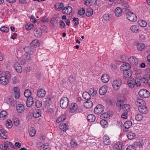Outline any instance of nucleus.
Listing matches in <instances>:
<instances>
[{
    "label": "nucleus",
    "instance_id": "26",
    "mask_svg": "<svg viewBox=\"0 0 150 150\" xmlns=\"http://www.w3.org/2000/svg\"><path fill=\"white\" fill-rule=\"evenodd\" d=\"M122 109L124 112L128 113L130 110V106L129 104H126L122 106Z\"/></svg>",
    "mask_w": 150,
    "mask_h": 150
},
{
    "label": "nucleus",
    "instance_id": "32",
    "mask_svg": "<svg viewBox=\"0 0 150 150\" xmlns=\"http://www.w3.org/2000/svg\"><path fill=\"white\" fill-rule=\"evenodd\" d=\"M138 50L140 51H142L145 47V45L143 43H139L137 45Z\"/></svg>",
    "mask_w": 150,
    "mask_h": 150
},
{
    "label": "nucleus",
    "instance_id": "39",
    "mask_svg": "<svg viewBox=\"0 0 150 150\" xmlns=\"http://www.w3.org/2000/svg\"><path fill=\"white\" fill-rule=\"evenodd\" d=\"M41 113L39 110L35 111L33 113V116L35 118H38L41 116Z\"/></svg>",
    "mask_w": 150,
    "mask_h": 150
},
{
    "label": "nucleus",
    "instance_id": "64",
    "mask_svg": "<svg viewBox=\"0 0 150 150\" xmlns=\"http://www.w3.org/2000/svg\"><path fill=\"white\" fill-rule=\"evenodd\" d=\"M40 29L41 30V31H42V33L45 32H46L47 31V27L44 25L42 26L41 27V28Z\"/></svg>",
    "mask_w": 150,
    "mask_h": 150
},
{
    "label": "nucleus",
    "instance_id": "22",
    "mask_svg": "<svg viewBox=\"0 0 150 150\" xmlns=\"http://www.w3.org/2000/svg\"><path fill=\"white\" fill-rule=\"evenodd\" d=\"M33 103V99L32 97H29L27 98L26 104L28 107H31Z\"/></svg>",
    "mask_w": 150,
    "mask_h": 150
},
{
    "label": "nucleus",
    "instance_id": "20",
    "mask_svg": "<svg viewBox=\"0 0 150 150\" xmlns=\"http://www.w3.org/2000/svg\"><path fill=\"white\" fill-rule=\"evenodd\" d=\"M122 10L121 8L120 7H117L115 10V13L116 16L119 17L122 15Z\"/></svg>",
    "mask_w": 150,
    "mask_h": 150
},
{
    "label": "nucleus",
    "instance_id": "34",
    "mask_svg": "<svg viewBox=\"0 0 150 150\" xmlns=\"http://www.w3.org/2000/svg\"><path fill=\"white\" fill-rule=\"evenodd\" d=\"M7 115V112L5 111H2L0 113V118L1 120H4Z\"/></svg>",
    "mask_w": 150,
    "mask_h": 150
},
{
    "label": "nucleus",
    "instance_id": "60",
    "mask_svg": "<svg viewBox=\"0 0 150 150\" xmlns=\"http://www.w3.org/2000/svg\"><path fill=\"white\" fill-rule=\"evenodd\" d=\"M78 14L80 16L83 15L85 13V10L84 8H82V9L79 10L78 11Z\"/></svg>",
    "mask_w": 150,
    "mask_h": 150
},
{
    "label": "nucleus",
    "instance_id": "7",
    "mask_svg": "<svg viewBox=\"0 0 150 150\" xmlns=\"http://www.w3.org/2000/svg\"><path fill=\"white\" fill-rule=\"evenodd\" d=\"M13 93L14 97L16 99H18L20 96V93L19 87H15L13 88Z\"/></svg>",
    "mask_w": 150,
    "mask_h": 150
},
{
    "label": "nucleus",
    "instance_id": "6",
    "mask_svg": "<svg viewBox=\"0 0 150 150\" xmlns=\"http://www.w3.org/2000/svg\"><path fill=\"white\" fill-rule=\"evenodd\" d=\"M149 92L147 90L142 89L139 91V94L141 97L144 98H147L149 96Z\"/></svg>",
    "mask_w": 150,
    "mask_h": 150
},
{
    "label": "nucleus",
    "instance_id": "25",
    "mask_svg": "<svg viewBox=\"0 0 150 150\" xmlns=\"http://www.w3.org/2000/svg\"><path fill=\"white\" fill-rule=\"evenodd\" d=\"M64 7V4L62 3H59L56 4L54 6L55 9L59 11L62 10L63 8Z\"/></svg>",
    "mask_w": 150,
    "mask_h": 150
},
{
    "label": "nucleus",
    "instance_id": "23",
    "mask_svg": "<svg viewBox=\"0 0 150 150\" xmlns=\"http://www.w3.org/2000/svg\"><path fill=\"white\" fill-rule=\"evenodd\" d=\"M59 127L60 129L63 131H66L69 129V127L66 124L63 123L60 124Z\"/></svg>",
    "mask_w": 150,
    "mask_h": 150
},
{
    "label": "nucleus",
    "instance_id": "30",
    "mask_svg": "<svg viewBox=\"0 0 150 150\" xmlns=\"http://www.w3.org/2000/svg\"><path fill=\"white\" fill-rule=\"evenodd\" d=\"M88 120L90 122L94 121L96 119L95 116L93 114H90L87 117Z\"/></svg>",
    "mask_w": 150,
    "mask_h": 150
},
{
    "label": "nucleus",
    "instance_id": "53",
    "mask_svg": "<svg viewBox=\"0 0 150 150\" xmlns=\"http://www.w3.org/2000/svg\"><path fill=\"white\" fill-rule=\"evenodd\" d=\"M71 147L73 148L76 147L78 145L74 139H73L71 141Z\"/></svg>",
    "mask_w": 150,
    "mask_h": 150
},
{
    "label": "nucleus",
    "instance_id": "24",
    "mask_svg": "<svg viewBox=\"0 0 150 150\" xmlns=\"http://www.w3.org/2000/svg\"><path fill=\"white\" fill-rule=\"evenodd\" d=\"M93 106V102L92 101L88 100L86 101L84 103V107L86 108H91Z\"/></svg>",
    "mask_w": 150,
    "mask_h": 150
},
{
    "label": "nucleus",
    "instance_id": "55",
    "mask_svg": "<svg viewBox=\"0 0 150 150\" xmlns=\"http://www.w3.org/2000/svg\"><path fill=\"white\" fill-rule=\"evenodd\" d=\"M142 116L140 114H138L135 116V118L136 120L138 121L142 120Z\"/></svg>",
    "mask_w": 150,
    "mask_h": 150
},
{
    "label": "nucleus",
    "instance_id": "51",
    "mask_svg": "<svg viewBox=\"0 0 150 150\" xmlns=\"http://www.w3.org/2000/svg\"><path fill=\"white\" fill-rule=\"evenodd\" d=\"M45 144H43L42 142H39L37 144V146L39 149L41 150L43 148Z\"/></svg>",
    "mask_w": 150,
    "mask_h": 150
},
{
    "label": "nucleus",
    "instance_id": "56",
    "mask_svg": "<svg viewBox=\"0 0 150 150\" xmlns=\"http://www.w3.org/2000/svg\"><path fill=\"white\" fill-rule=\"evenodd\" d=\"M116 102L114 100H108L107 101V104L109 105L114 106L115 105Z\"/></svg>",
    "mask_w": 150,
    "mask_h": 150
},
{
    "label": "nucleus",
    "instance_id": "40",
    "mask_svg": "<svg viewBox=\"0 0 150 150\" xmlns=\"http://www.w3.org/2000/svg\"><path fill=\"white\" fill-rule=\"evenodd\" d=\"M66 117L64 115H62L58 117L56 120V121L57 123H59L65 120Z\"/></svg>",
    "mask_w": 150,
    "mask_h": 150
},
{
    "label": "nucleus",
    "instance_id": "42",
    "mask_svg": "<svg viewBox=\"0 0 150 150\" xmlns=\"http://www.w3.org/2000/svg\"><path fill=\"white\" fill-rule=\"evenodd\" d=\"M135 136V134L132 132H129L127 135L128 138L130 140L134 139Z\"/></svg>",
    "mask_w": 150,
    "mask_h": 150
},
{
    "label": "nucleus",
    "instance_id": "52",
    "mask_svg": "<svg viewBox=\"0 0 150 150\" xmlns=\"http://www.w3.org/2000/svg\"><path fill=\"white\" fill-rule=\"evenodd\" d=\"M51 99L50 98H45L44 100V102L45 103L46 105L48 106L50 105L51 103Z\"/></svg>",
    "mask_w": 150,
    "mask_h": 150
},
{
    "label": "nucleus",
    "instance_id": "41",
    "mask_svg": "<svg viewBox=\"0 0 150 150\" xmlns=\"http://www.w3.org/2000/svg\"><path fill=\"white\" fill-rule=\"evenodd\" d=\"M130 29L132 32L137 33L139 30L138 27L135 25H133L131 26Z\"/></svg>",
    "mask_w": 150,
    "mask_h": 150
},
{
    "label": "nucleus",
    "instance_id": "38",
    "mask_svg": "<svg viewBox=\"0 0 150 150\" xmlns=\"http://www.w3.org/2000/svg\"><path fill=\"white\" fill-rule=\"evenodd\" d=\"M32 95V93L30 90L28 89L26 90L24 92V95L27 98L31 97V96Z\"/></svg>",
    "mask_w": 150,
    "mask_h": 150
},
{
    "label": "nucleus",
    "instance_id": "58",
    "mask_svg": "<svg viewBox=\"0 0 150 150\" xmlns=\"http://www.w3.org/2000/svg\"><path fill=\"white\" fill-rule=\"evenodd\" d=\"M0 30L1 31L7 33L9 30V29L6 27L4 26L1 28Z\"/></svg>",
    "mask_w": 150,
    "mask_h": 150
},
{
    "label": "nucleus",
    "instance_id": "10",
    "mask_svg": "<svg viewBox=\"0 0 150 150\" xmlns=\"http://www.w3.org/2000/svg\"><path fill=\"white\" fill-rule=\"evenodd\" d=\"M129 61L130 64L134 66H136L138 64V59L135 57H130L129 58Z\"/></svg>",
    "mask_w": 150,
    "mask_h": 150
},
{
    "label": "nucleus",
    "instance_id": "31",
    "mask_svg": "<svg viewBox=\"0 0 150 150\" xmlns=\"http://www.w3.org/2000/svg\"><path fill=\"white\" fill-rule=\"evenodd\" d=\"M83 97L84 99L89 100L91 98V95L87 92H84L82 94Z\"/></svg>",
    "mask_w": 150,
    "mask_h": 150
},
{
    "label": "nucleus",
    "instance_id": "3",
    "mask_svg": "<svg viewBox=\"0 0 150 150\" xmlns=\"http://www.w3.org/2000/svg\"><path fill=\"white\" fill-rule=\"evenodd\" d=\"M69 100L66 97H63L60 99V104L61 107L63 109H66L68 106Z\"/></svg>",
    "mask_w": 150,
    "mask_h": 150
},
{
    "label": "nucleus",
    "instance_id": "9",
    "mask_svg": "<svg viewBox=\"0 0 150 150\" xmlns=\"http://www.w3.org/2000/svg\"><path fill=\"white\" fill-rule=\"evenodd\" d=\"M103 142L105 145H109L111 143V140L108 136L105 134L103 137Z\"/></svg>",
    "mask_w": 150,
    "mask_h": 150
},
{
    "label": "nucleus",
    "instance_id": "54",
    "mask_svg": "<svg viewBox=\"0 0 150 150\" xmlns=\"http://www.w3.org/2000/svg\"><path fill=\"white\" fill-rule=\"evenodd\" d=\"M34 26L33 24L31 23H28L27 25L25 26V29L28 30H30Z\"/></svg>",
    "mask_w": 150,
    "mask_h": 150
},
{
    "label": "nucleus",
    "instance_id": "47",
    "mask_svg": "<svg viewBox=\"0 0 150 150\" xmlns=\"http://www.w3.org/2000/svg\"><path fill=\"white\" fill-rule=\"evenodd\" d=\"M6 125L7 127L8 128H11L12 125V121L10 120H7L6 122Z\"/></svg>",
    "mask_w": 150,
    "mask_h": 150
},
{
    "label": "nucleus",
    "instance_id": "33",
    "mask_svg": "<svg viewBox=\"0 0 150 150\" xmlns=\"http://www.w3.org/2000/svg\"><path fill=\"white\" fill-rule=\"evenodd\" d=\"M138 24L142 27H145L147 25V23L144 21L139 20L138 21Z\"/></svg>",
    "mask_w": 150,
    "mask_h": 150
},
{
    "label": "nucleus",
    "instance_id": "50",
    "mask_svg": "<svg viewBox=\"0 0 150 150\" xmlns=\"http://www.w3.org/2000/svg\"><path fill=\"white\" fill-rule=\"evenodd\" d=\"M93 12V10L91 8H89L87 10L86 12V15L88 17L92 15Z\"/></svg>",
    "mask_w": 150,
    "mask_h": 150
},
{
    "label": "nucleus",
    "instance_id": "16",
    "mask_svg": "<svg viewBox=\"0 0 150 150\" xmlns=\"http://www.w3.org/2000/svg\"><path fill=\"white\" fill-rule=\"evenodd\" d=\"M127 83L129 86L131 88H133L135 86V79L132 78L128 79Z\"/></svg>",
    "mask_w": 150,
    "mask_h": 150
},
{
    "label": "nucleus",
    "instance_id": "63",
    "mask_svg": "<svg viewBox=\"0 0 150 150\" xmlns=\"http://www.w3.org/2000/svg\"><path fill=\"white\" fill-rule=\"evenodd\" d=\"M13 124L16 126H18L19 124V121L17 118L13 119Z\"/></svg>",
    "mask_w": 150,
    "mask_h": 150
},
{
    "label": "nucleus",
    "instance_id": "46",
    "mask_svg": "<svg viewBox=\"0 0 150 150\" xmlns=\"http://www.w3.org/2000/svg\"><path fill=\"white\" fill-rule=\"evenodd\" d=\"M100 124L103 127H105L107 126L108 122L105 119H102L100 121Z\"/></svg>",
    "mask_w": 150,
    "mask_h": 150
},
{
    "label": "nucleus",
    "instance_id": "59",
    "mask_svg": "<svg viewBox=\"0 0 150 150\" xmlns=\"http://www.w3.org/2000/svg\"><path fill=\"white\" fill-rule=\"evenodd\" d=\"M35 106L38 108L40 107L42 105V102L39 100L36 101L35 102Z\"/></svg>",
    "mask_w": 150,
    "mask_h": 150
},
{
    "label": "nucleus",
    "instance_id": "49",
    "mask_svg": "<svg viewBox=\"0 0 150 150\" xmlns=\"http://www.w3.org/2000/svg\"><path fill=\"white\" fill-rule=\"evenodd\" d=\"M123 101L121 100H118L116 103V105L117 107H120V109H121L122 106V105L123 104Z\"/></svg>",
    "mask_w": 150,
    "mask_h": 150
},
{
    "label": "nucleus",
    "instance_id": "21",
    "mask_svg": "<svg viewBox=\"0 0 150 150\" xmlns=\"http://www.w3.org/2000/svg\"><path fill=\"white\" fill-rule=\"evenodd\" d=\"M14 66L16 71L18 73H21L22 70L20 64L18 62H16Z\"/></svg>",
    "mask_w": 150,
    "mask_h": 150
},
{
    "label": "nucleus",
    "instance_id": "37",
    "mask_svg": "<svg viewBox=\"0 0 150 150\" xmlns=\"http://www.w3.org/2000/svg\"><path fill=\"white\" fill-rule=\"evenodd\" d=\"M88 93L90 95H91L93 96H94L96 94L97 91L95 90L94 88H91L88 90Z\"/></svg>",
    "mask_w": 150,
    "mask_h": 150
},
{
    "label": "nucleus",
    "instance_id": "18",
    "mask_svg": "<svg viewBox=\"0 0 150 150\" xmlns=\"http://www.w3.org/2000/svg\"><path fill=\"white\" fill-rule=\"evenodd\" d=\"M16 110L18 113H21L25 110L24 105L22 104H18L16 107Z\"/></svg>",
    "mask_w": 150,
    "mask_h": 150
},
{
    "label": "nucleus",
    "instance_id": "1",
    "mask_svg": "<svg viewBox=\"0 0 150 150\" xmlns=\"http://www.w3.org/2000/svg\"><path fill=\"white\" fill-rule=\"evenodd\" d=\"M29 47H26L24 48V50L25 52L24 55L23 56L21 60V64L23 65L27 62L30 61L33 57V54L34 53V50L33 49Z\"/></svg>",
    "mask_w": 150,
    "mask_h": 150
},
{
    "label": "nucleus",
    "instance_id": "4",
    "mask_svg": "<svg viewBox=\"0 0 150 150\" xmlns=\"http://www.w3.org/2000/svg\"><path fill=\"white\" fill-rule=\"evenodd\" d=\"M126 17L128 20L132 22H135L137 20V17L136 15L131 11L127 12Z\"/></svg>",
    "mask_w": 150,
    "mask_h": 150
},
{
    "label": "nucleus",
    "instance_id": "8",
    "mask_svg": "<svg viewBox=\"0 0 150 150\" xmlns=\"http://www.w3.org/2000/svg\"><path fill=\"white\" fill-rule=\"evenodd\" d=\"M103 106L101 104H99L96 106L94 109V112L95 114H100L104 111Z\"/></svg>",
    "mask_w": 150,
    "mask_h": 150
},
{
    "label": "nucleus",
    "instance_id": "27",
    "mask_svg": "<svg viewBox=\"0 0 150 150\" xmlns=\"http://www.w3.org/2000/svg\"><path fill=\"white\" fill-rule=\"evenodd\" d=\"M35 35L37 38H40L41 36L42 32L40 29H36L34 30Z\"/></svg>",
    "mask_w": 150,
    "mask_h": 150
},
{
    "label": "nucleus",
    "instance_id": "45",
    "mask_svg": "<svg viewBox=\"0 0 150 150\" xmlns=\"http://www.w3.org/2000/svg\"><path fill=\"white\" fill-rule=\"evenodd\" d=\"M135 86L137 87L139 86L141 84L140 78H137L135 80Z\"/></svg>",
    "mask_w": 150,
    "mask_h": 150
},
{
    "label": "nucleus",
    "instance_id": "43",
    "mask_svg": "<svg viewBox=\"0 0 150 150\" xmlns=\"http://www.w3.org/2000/svg\"><path fill=\"white\" fill-rule=\"evenodd\" d=\"M36 133V131L34 128H31L29 130V134L31 137L34 136Z\"/></svg>",
    "mask_w": 150,
    "mask_h": 150
},
{
    "label": "nucleus",
    "instance_id": "12",
    "mask_svg": "<svg viewBox=\"0 0 150 150\" xmlns=\"http://www.w3.org/2000/svg\"><path fill=\"white\" fill-rule=\"evenodd\" d=\"M78 106L77 104L75 103H72L69 106V111L72 113L74 112L78 109Z\"/></svg>",
    "mask_w": 150,
    "mask_h": 150
},
{
    "label": "nucleus",
    "instance_id": "35",
    "mask_svg": "<svg viewBox=\"0 0 150 150\" xmlns=\"http://www.w3.org/2000/svg\"><path fill=\"white\" fill-rule=\"evenodd\" d=\"M132 122L131 121H127L125 122L124 124V126L126 129H128L132 125Z\"/></svg>",
    "mask_w": 150,
    "mask_h": 150
},
{
    "label": "nucleus",
    "instance_id": "15",
    "mask_svg": "<svg viewBox=\"0 0 150 150\" xmlns=\"http://www.w3.org/2000/svg\"><path fill=\"white\" fill-rule=\"evenodd\" d=\"M8 83V80L5 76H1L0 78V84L2 85L5 86Z\"/></svg>",
    "mask_w": 150,
    "mask_h": 150
},
{
    "label": "nucleus",
    "instance_id": "61",
    "mask_svg": "<svg viewBox=\"0 0 150 150\" xmlns=\"http://www.w3.org/2000/svg\"><path fill=\"white\" fill-rule=\"evenodd\" d=\"M5 73V77H6V78H7L8 79H9L11 77V75L9 71H6L4 72Z\"/></svg>",
    "mask_w": 150,
    "mask_h": 150
},
{
    "label": "nucleus",
    "instance_id": "2",
    "mask_svg": "<svg viewBox=\"0 0 150 150\" xmlns=\"http://www.w3.org/2000/svg\"><path fill=\"white\" fill-rule=\"evenodd\" d=\"M135 104L138 106L139 111L141 113L146 114L149 112V110L146 106L145 102L141 99H138L135 100Z\"/></svg>",
    "mask_w": 150,
    "mask_h": 150
},
{
    "label": "nucleus",
    "instance_id": "28",
    "mask_svg": "<svg viewBox=\"0 0 150 150\" xmlns=\"http://www.w3.org/2000/svg\"><path fill=\"white\" fill-rule=\"evenodd\" d=\"M114 147L117 150H122V143L121 142H118L116 143L114 145Z\"/></svg>",
    "mask_w": 150,
    "mask_h": 150
},
{
    "label": "nucleus",
    "instance_id": "44",
    "mask_svg": "<svg viewBox=\"0 0 150 150\" xmlns=\"http://www.w3.org/2000/svg\"><path fill=\"white\" fill-rule=\"evenodd\" d=\"M109 117V115L107 112L101 114L100 116V118L102 119H107Z\"/></svg>",
    "mask_w": 150,
    "mask_h": 150
},
{
    "label": "nucleus",
    "instance_id": "48",
    "mask_svg": "<svg viewBox=\"0 0 150 150\" xmlns=\"http://www.w3.org/2000/svg\"><path fill=\"white\" fill-rule=\"evenodd\" d=\"M146 141L145 139H140L139 142H137V145L139 146H142L144 144Z\"/></svg>",
    "mask_w": 150,
    "mask_h": 150
},
{
    "label": "nucleus",
    "instance_id": "5",
    "mask_svg": "<svg viewBox=\"0 0 150 150\" xmlns=\"http://www.w3.org/2000/svg\"><path fill=\"white\" fill-rule=\"evenodd\" d=\"M121 84V80L118 78L114 81L113 83V87L114 89L117 90L120 88Z\"/></svg>",
    "mask_w": 150,
    "mask_h": 150
},
{
    "label": "nucleus",
    "instance_id": "36",
    "mask_svg": "<svg viewBox=\"0 0 150 150\" xmlns=\"http://www.w3.org/2000/svg\"><path fill=\"white\" fill-rule=\"evenodd\" d=\"M39 44V41L37 40H33V41L31 42L30 43V45L31 47H31V48H32V47L33 46H36Z\"/></svg>",
    "mask_w": 150,
    "mask_h": 150
},
{
    "label": "nucleus",
    "instance_id": "57",
    "mask_svg": "<svg viewBox=\"0 0 150 150\" xmlns=\"http://www.w3.org/2000/svg\"><path fill=\"white\" fill-rule=\"evenodd\" d=\"M50 23L53 26H54L55 25V23H57L58 22L55 18H53L50 20Z\"/></svg>",
    "mask_w": 150,
    "mask_h": 150
},
{
    "label": "nucleus",
    "instance_id": "14",
    "mask_svg": "<svg viewBox=\"0 0 150 150\" xmlns=\"http://www.w3.org/2000/svg\"><path fill=\"white\" fill-rule=\"evenodd\" d=\"M107 90V87L106 86H103L99 89V93L100 95H104L106 93Z\"/></svg>",
    "mask_w": 150,
    "mask_h": 150
},
{
    "label": "nucleus",
    "instance_id": "17",
    "mask_svg": "<svg viewBox=\"0 0 150 150\" xmlns=\"http://www.w3.org/2000/svg\"><path fill=\"white\" fill-rule=\"evenodd\" d=\"M46 94V91L45 90L41 88L38 90L37 92V96L40 98H43Z\"/></svg>",
    "mask_w": 150,
    "mask_h": 150
},
{
    "label": "nucleus",
    "instance_id": "11",
    "mask_svg": "<svg viewBox=\"0 0 150 150\" xmlns=\"http://www.w3.org/2000/svg\"><path fill=\"white\" fill-rule=\"evenodd\" d=\"M131 68V66L127 63L122 64L120 67V69L123 72L124 71L130 70Z\"/></svg>",
    "mask_w": 150,
    "mask_h": 150
},
{
    "label": "nucleus",
    "instance_id": "29",
    "mask_svg": "<svg viewBox=\"0 0 150 150\" xmlns=\"http://www.w3.org/2000/svg\"><path fill=\"white\" fill-rule=\"evenodd\" d=\"M101 79L104 83H107L109 81V76L107 74H103L101 77Z\"/></svg>",
    "mask_w": 150,
    "mask_h": 150
},
{
    "label": "nucleus",
    "instance_id": "13",
    "mask_svg": "<svg viewBox=\"0 0 150 150\" xmlns=\"http://www.w3.org/2000/svg\"><path fill=\"white\" fill-rule=\"evenodd\" d=\"M72 11V8L71 6H67L63 8L62 13L65 14H69Z\"/></svg>",
    "mask_w": 150,
    "mask_h": 150
},
{
    "label": "nucleus",
    "instance_id": "62",
    "mask_svg": "<svg viewBox=\"0 0 150 150\" xmlns=\"http://www.w3.org/2000/svg\"><path fill=\"white\" fill-rule=\"evenodd\" d=\"M103 18L104 20L106 21L109 20L110 19V16L108 14H106L104 15Z\"/></svg>",
    "mask_w": 150,
    "mask_h": 150
},
{
    "label": "nucleus",
    "instance_id": "19",
    "mask_svg": "<svg viewBox=\"0 0 150 150\" xmlns=\"http://www.w3.org/2000/svg\"><path fill=\"white\" fill-rule=\"evenodd\" d=\"M132 71L130 70L127 71H124L123 72V74L126 78H129V79L132 75Z\"/></svg>",
    "mask_w": 150,
    "mask_h": 150
}]
</instances>
